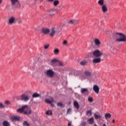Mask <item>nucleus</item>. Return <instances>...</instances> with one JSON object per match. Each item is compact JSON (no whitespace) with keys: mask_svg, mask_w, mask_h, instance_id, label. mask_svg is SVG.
<instances>
[{"mask_svg":"<svg viewBox=\"0 0 126 126\" xmlns=\"http://www.w3.org/2000/svg\"><path fill=\"white\" fill-rule=\"evenodd\" d=\"M88 123H89L90 125H93V124L94 123V118L92 117L88 120Z\"/></svg>","mask_w":126,"mask_h":126,"instance_id":"aec40b11","label":"nucleus"},{"mask_svg":"<svg viewBox=\"0 0 126 126\" xmlns=\"http://www.w3.org/2000/svg\"><path fill=\"white\" fill-rule=\"evenodd\" d=\"M46 115L47 116H52V115H53V112L51 110H48L46 112Z\"/></svg>","mask_w":126,"mask_h":126,"instance_id":"c85d7f7f","label":"nucleus"},{"mask_svg":"<svg viewBox=\"0 0 126 126\" xmlns=\"http://www.w3.org/2000/svg\"><path fill=\"white\" fill-rule=\"evenodd\" d=\"M94 126H97V125L94 124Z\"/></svg>","mask_w":126,"mask_h":126,"instance_id":"3c124183","label":"nucleus"},{"mask_svg":"<svg viewBox=\"0 0 126 126\" xmlns=\"http://www.w3.org/2000/svg\"><path fill=\"white\" fill-rule=\"evenodd\" d=\"M58 62H59V60H58L57 59H53L50 62V64L52 66H56V63H57Z\"/></svg>","mask_w":126,"mask_h":126,"instance_id":"f8f14e48","label":"nucleus"},{"mask_svg":"<svg viewBox=\"0 0 126 126\" xmlns=\"http://www.w3.org/2000/svg\"><path fill=\"white\" fill-rule=\"evenodd\" d=\"M5 104H6V105H9V104H10V103L9 102V101L8 100H6L5 102Z\"/></svg>","mask_w":126,"mask_h":126,"instance_id":"37998d69","label":"nucleus"},{"mask_svg":"<svg viewBox=\"0 0 126 126\" xmlns=\"http://www.w3.org/2000/svg\"><path fill=\"white\" fill-rule=\"evenodd\" d=\"M56 9H51L48 11L49 15L50 16H54L56 14Z\"/></svg>","mask_w":126,"mask_h":126,"instance_id":"9d476101","label":"nucleus"},{"mask_svg":"<svg viewBox=\"0 0 126 126\" xmlns=\"http://www.w3.org/2000/svg\"><path fill=\"white\" fill-rule=\"evenodd\" d=\"M54 53L55 55H58L60 53V50L59 49L56 48L54 50Z\"/></svg>","mask_w":126,"mask_h":126,"instance_id":"2f4dec72","label":"nucleus"},{"mask_svg":"<svg viewBox=\"0 0 126 126\" xmlns=\"http://www.w3.org/2000/svg\"><path fill=\"white\" fill-rule=\"evenodd\" d=\"M85 75H87V76H91V72L86 71L85 72Z\"/></svg>","mask_w":126,"mask_h":126,"instance_id":"c756f323","label":"nucleus"},{"mask_svg":"<svg viewBox=\"0 0 126 126\" xmlns=\"http://www.w3.org/2000/svg\"><path fill=\"white\" fill-rule=\"evenodd\" d=\"M68 126H71V122H69L68 123Z\"/></svg>","mask_w":126,"mask_h":126,"instance_id":"a18cd8bd","label":"nucleus"},{"mask_svg":"<svg viewBox=\"0 0 126 126\" xmlns=\"http://www.w3.org/2000/svg\"><path fill=\"white\" fill-rule=\"evenodd\" d=\"M88 101L89 102H90V103H92V102H93V98L92 97H89Z\"/></svg>","mask_w":126,"mask_h":126,"instance_id":"e433bc0d","label":"nucleus"},{"mask_svg":"<svg viewBox=\"0 0 126 126\" xmlns=\"http://www.w3.org/2000/svg\"><path fill=\"white\" fill-rule=\"evenodd\" d=\"M49 47H50V45L49 44H46L44 46V49H45L46 50H47V49H48L49 48Z\"/></svg>","mask_w":126,"mask_h":126,"instance_id":"a19ab883","label":"nucleus"},{"mask_svg":"<svg viewBox=\"0 0 126 126\" xmlns=\"http://www.w3.org/2000/svg\"><path fill=\"white\" fill-rule=\"evenodd\" d=\"M57 63H58L59 65H60V66H63V63H62L59 61H58V62H57Z\"/></svg>","mask_w":126,"mask_h":126,"instance_id":"4c0bfd02","label":"nucleus"},{"mask_svg":"<svg viewBox=\"0 0 126 126\" xmlns=\"http://www.w3.org/2000/svg\"><path fill=\"white\" fill-rule=\"evenodd\" d=\"M59 3H60V2L59 1V0H55L54 2V6H57V5H58V4H59Z\"/></svg>","mask_w":126,"mask_h":126,"instance_id":"473e14b6","label":"nucleus"},{"mask_svg":"<svg viewBox=\"0 0 126 126\" xmlns=\"http://www.w3.org/2000/svg\"><path fill=\"white\" fill-rule=\"evenodd\" d=\"M110 53H111V54H115V48L113 47H111L110 49Z\"/></svg>","mask_w":126,"mask_h":126,"instance_id":"7c9ffc66","label":"nucleus"},{"mask_svg":"<svg viewBox=\"0 0 126 126\" xmlns=\"http://www.w3.org/2000/svg\"><path fill=\"white\" fill-rule=\"evenodd\" d=\"M2 125L3 126H10V124L6 121H4L2 122Z\"/></svg>","mask_w":126,"mask_h":126,"instance_id":"5701e85b","label":"nucleus"},{"mask_svg":"<svg viewBox=\"0 0 126 126\" xmlns=\"http://www.w3.org/2000/svg\"><path fill=\"white\" fill-rule=\"evenodd\" d=\"M81 94H84V95H88L89 94V91L87 88H82L81 89Z\"/></svg>","mask_w":126,"mask_h":126,"instance_id":"0eeeda50","label":"nucleus"},{"mask_svg":"<svg viewBox=\"0 0 126 126\" xmlns=\"http://www.w3.org/2000/svg\"><path fill=\"white\" fill-rule=\"evenodd\" d=\"M114 38L116 39L117 42H126V35L122 33L115 32Z\"/></svg>","mask_w":126,"mask_h":126,"instance_id":"f257e3e1","label":"nucleus"},{"mask_svg":"<svg viewBox=\"0 0 126 126\" xmlns=\"http://www.w3.org/2000/svg\"><path fill=\"white\" fill-rule=\"evenodd\" d=\"M45 74L48 76V77H54V75H55V72H54V70L52 69H50L47 70L45 72Z\"/></svg>","mask_w":126,"mask_h":126,"instance_id":"39448f33","label":"nucleus"},{"mask_svg":"<svg viewBox=\"0 0 126 126\" xmlns=\"http://www.w3.org/2000/svg\"><path fill=\"white\" fill-rule=\"evenodd\" d=\"M12 121H19L20 118L18 116H13L11 117Z\"/></svg>","mask_w":126,"mask_h":126,"instance_id":"412c9836","label":"nucleus"},{"mask_svg":"<svg viewBox=\"0 0 126 126\" xmlns=\"http://www.w3.org/2000/svg\"><path fill=\"white\" fill-rule=\"evenodd\" d=\"M25 109V105L22 106L21 108L18 109V110H17V112L18 113H20V114H22V113H24V110Z\"/></svg>","mask_w":126,"mask_h":126,"instance_id":"ddd939ff","label":"nucleus"},{"mask_svg":"<svg viewBox=\"0 0 126 126\" xmlns=\"http://www.w3.org/2000/svg\"><path fill=\"white\" fill-rule=\"evenodd\" d=\"M111 117H112V115L110 113H107L105 115L106 120H107V119H110Z\"/></svg>","mask_w":126,"mask_h":126,"instance_id":"cd10ccee","label":"nucleus"},{"mask_svg":"<svg viewBox=\"0 0 126 126\" xmlns=\"http://www.w3.org/2000/svg\"><path fill=\"white\" fill-rule=\"evenodd\" d=\"M15 22V17L12 16L9 18L8 24L11 25Z\"/></svg>","mask_w":126,"mask_h":126,"instance_id":"6e6552de","label":"nucleus"},{"mask_svg":"<svg viewBox=\"0 0 126 126\" xmlns=\"http://www.w3.org/2000/svg\"><path fill=\"white\" fill-rule=\"evenodd\" d=\"M2 3V0H0V4H1Z\"/></svg>","mask_w":126,"mask_h":126,"instance_id":"49530a36","label":"nucleus"},{"mask_svg":"<svg viewBox=\"0 0 126 126\" xmlns=\"http://www.w3.org/2000/svg\"><path fill=\"white\" fill-rule=\"evenodd\" d=\"M23 126H30V125L28 123H27V121H25L23 123Z\"/></svg>","mask_w":126,"mask_h":126,"instance_id":"72a5a7b5","label":"nucleus"},{"mask_svg":"<svg viewBox=\"0 0 126 126\" xmlns=\"http://www.w3.org/2000/svg\"><path fill=\"white\" fill-rule=\"evenodd\" d=\"M74 106L75 108H76V109H79V104L77 101L74 102Z\"/></svg>","mask_w":126,"mask_h":126,"instance_id":"b1692460","label":"nucleus"},{"mask_svg":"<svg viewBox=\"0 0 126 126\" xmlns=\"http://www.w3.org/2000/svg\"><path fill=\"white\" fill-rule=\"evenodd\" d=\"M98 4L99 5H101V6H103V5H104V0H98Z\"/></svg>","mask_w":126,"mask_h":126,"instance_id":"bb28decb","label":"nucleus"},{"mask_svg":"<svg viewBox=\"0 0 126 126\" xmlns=\"http://www.w3.org/2000/svg\"><path fill=\"white\" fill-rule=\"evenodd\" d=\"M102 126H107L105 124H104Z\"/></svg>","mask_w":126,"mask_h":126,"instance_id":"8fccbe9b","label":"nucleus"},{"mask_svg":"<svg viewBox=\"0 0 126 126\" xmlns=\"http://www.w3.org/2000/svg\"><path fill=\"white\" fill-rule=\"evenodd\" d=\"M45 102L47 104H52L54 102V98L51 97L50 99H46Z\"/></svg>","mask_w":126,"mask_h":126,"instance_id":"2eb2a0df","label":"nucleus"},{"mask_svg":"<svg viewBox=\"0 0 126 126\" xmlns=\"http://www.w3.org/2000/svg\"><path fill=\"white\" fill-rule=\"evenodd\" d=\"M72 110V109H71V108L68 109V110H67L66 114L67 115H68V114H70V113H71Z\"/></svg>","mask_w":126,"mask_h":126,"instance_id":"f704fd0d","label":"nucleus"},{"mask_svg":"<svg viewBox=\"0 0 126 126\" xmlns=\"http://www.w3.org/2000/svg\"><path fill=\"white\" fill-rule=\"evenodd\" d=\"M48 1H54V0H48Z\"/></svg>","mask_w":126,"mask_h":126,"instance_id":"09e8293b","label":"nucleus"},{"mask_svg":"<svg viewBox=\"0 0 126 126\" xmlns=\"http://www.w3.org/2000/svg\"><path fill=\"white\" fill-rule=\"evenodd\" d=\"M20 99L21 101H23V102H28V101L30 100V96L26 93H24L20 96Z\"/></svg>","mask_w":126,"mask_h":126,"instance_id":"f03ea898","label":"nucleus"},{"mask_svg":"<svg viewBox=\"0 0 126 126\" xmlns=\"http://www.w3.org/2000/svg\"><path fill=\"white\" fill-rule=\"evenodd\" d=\"M102 55V52L99 50H96L93 52V56L95 58H100Z\"/></svg>","mask_w":126,"mask_h":126,"instance_id":"423d86ee","label":"nucleus"},{"mask_svg":"<svg viewBox=\"0 0 126 126\" xmlns=\"http://www.w3.org/2000/svg\"><path fill=\"white\" fill-rule=\"evenodd\" d=\"M32 113V111L31 110V108L27 105H25L24 115L29 116V115H31Z\"/></svg>","mask_w":126,"mask_h":126,"instance_id":"20e7f679","label":"nucleus"},{"mask_svg":"<svg viewBox=\"0 0 126 126\" xmlns=\"http://www.w3.org/2000/svg\"><path fill=\"white\" fill-rule=\"evenodd\" d=\"M86 115L88 117H91L92 116V111L91 110H88L86 112Z\"/></svg>","mask_w":126,"mask_h":126,"instance_id":"a878e982","label":"nucleus"},{"mask_svg":"<svg viewBox=\"0 0 126 126\" xmlns=\"http://www.w3.org/2000/svg\"><path fill=\"white\" fill-rule=\"evenodd\" d=\"M11 2V5L16 8H19L20 7V3L18 0H10Z\"/></svg>","mask_w":126,"mask_h":126,"instance_id":"7ed1b4c3","label":"nucleus"},{"mask_svg":"<svg viewBox=\"0 0 126 126\" xmlns=\"http://www.w3.org/2000/svg\"><path fill=\"white\" fill-rule=\"evenodd\" d=\"M57 106H60V107H63V104L62 102H58L57 103Z\"/></svg>","mask_w":126,"mask_h":126,"instance_id":"58836bf2","label":"nucleus"},{"mask_svg":"<svg viewBox=\"0 0 126 126\" xmlns=\"http://www.w3.org/2000/svg\"><path fill=\"white\" fill-rule=\"evenodd\" d=\"M42 32H43L44 34H48V33H50V30L47 28H43Z\"/></svg>","mask_w":126,"mask_h":126,"instance_id":"f3484780","label":"nucleus"},{"mask_svg":"<svg viewBox=\"0 0 126 126\" xmlns=\"http://www.w3.org/2000/svg\"><path fill=\"white\" fill-rule=\"evenodd\" d=\"M101 62V58H95L93 60V62L94 63H100Z\"/></svg>","mask_w":126,"mask_h":126,"instance_id":"dca6fc26","label":"nucleus"},{"mask_svg":"<svg viewBox=\"0 0 126 126\" xmlns=\"http://www.w3.org/2000/svg\"><path fill=\"white\" fill-rule=\"evenodd\" d=\"M63 45H66L67 44V41L66 40H64L63 42Z\"/></svg>","mask_w":126,"mask_h":126,"instance_id":"c03bdc74","label":"nucleus"},{"mask_svg":"<svg viewBox=\"0 0 126 126\" xmlns=\"http://www.w3.org/2000/svg\"><path fill=\"white\" fill-rule=\"evenodd\" d=\"M0 108H4V105L1 103H0Z\"/></svg>","mask_w":126,"mask_h":126,"instance_id":"79ce46f5","label":"nucleus"},{"mask_svg":"<svg viewBox=\"0 0 126 126\" xmlns=\"http://www.w3.org/2000/svg\"><path fill=\"white\" fill-rule=\"evenodd\" d=\"M68 24H73V25H75L76 24H78V20L71 19L68 22Z\"/></svg>","mask_w":126,"mask_h":126,"instance_id":"9b49d317","label":"nucleus"},{"mask_svg":"<svg viewBox=\"0 0 126 126\" xmlns=\"http://www.w3.org/2000/svg\"><path fill=\"white\" fill-rule=\"evenodd\" d=\"M86 126V122H83L80 124V126Z\"/></svg>","mask_w":126,"mask_h":126,"instance_id":"ea45409f","label":"nucleus"},{"mask_svg":"<svg viewBox=\"0 0 126 126\" xmlns=\"http://www.w3.org/2000/svg\"><path fill=\"white\" fill-rule=\"evenodd\" d=\"M86 64V62L85 61H82L80 62L81 65H85Z\"/></svg>","mask_w":126,"mask_h":126,"instance_id":"c9c22d12","label":"nucleus"},{"mask_svg":"<svg viewBox=\"0 0 126 126\" xmlns=\"http://www.w3.org/2000/svg\"><path fill=\"white\" fill-rule=\"evenodd\" d=\"M101 9L103 12H107V11H108V8H107L106 5H103V6H102Z\"/></svg>","mask_w":126,"mask_h":126,"instance_id":"6ab92c4d","label":"nucleus"},{"mask_svg":"<svg viewBox=\"0 0 126 126\" xmlns=\"http://www.w3.org/2000/svg\"><path fill=\"white\" fill-rule=\"evenodd\" d=\"M55 34H56V28L52 29L51 33L50 34L51 37H53V36H55Z\"/></svg>","mask_w":126,"mask_h":126,"instance_id":"a211bd4d","label":"nucleus"},{"mask_svg":"<svg viewBox=\"0 0 126 126\" xmlns=\"http://www.w3.org/2000/svg\"><path fill=\"white\" fill-rule=\"evenodd\" d=\"M93 90L96 94H99V91L100 90V88L97 85H94Z\"/></svg>","mask_w":126,"mask_h":126,"instance_id":"1a4fd4ad","label":"nucleus"},{"mask_svg":"<svg viewBox=\"0 0 126 126\" xmlns=\"http://www.w3.org/2000/svg\"><path fill=\"white\" fill-rule=\"evenodd\" d=\"M94 117L95 120H101L102 118V116H101V115H98L96 114H94Z\"/></svg>","mask_w":126,"mask_h":126,"instance_id":"4be33fe9","label":"nucleus"},{"mask_svg":"<svg viewBox=\"0 0 126 126\" xmlns=\"http://www.w3.org/2000/svg\"><path fill=\"white\" fill-rule=\"evenodd\" d=\"M94 44L95 46H97L98 47H99V46L101 45V42L99 39H98V38H95L94 39Z\"/></svg>","mask_w":126,"mask_h":126,"instance_id":"4468645a","label":"nucleus"},{"mask_svg":"<svg viewBox=\"0 0 126 126\" xmlns=\"http://www.w3.org/2000/svg\"><path fill=\"white\" fill-rule=\"evenodd\" d=\"M112 123H113V124H115V120L113 119V120H112Z\"/></svg>","mask_w":126,"mask_h":126,"instance_id":"de8ad7c7","label":"nucleus"},{"mask_svg":"<svg viewBox=\"0 0 126 126\" xmlns=\"http://www.w3.org/2000/svg\"><path fill=\"white\" fill-rule=\"evenodd\" d=\"M38 97H40V94L35 93L32 94V98H38Z\"/></svg>","mask_w":126,"mask_h":126,"instance_id":"393cba45","label":"nucleus"}]
</instances>
